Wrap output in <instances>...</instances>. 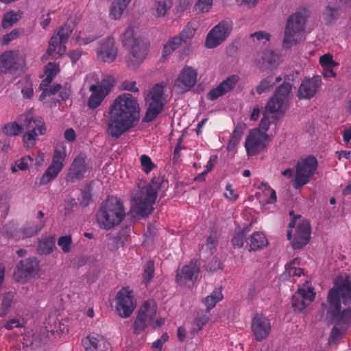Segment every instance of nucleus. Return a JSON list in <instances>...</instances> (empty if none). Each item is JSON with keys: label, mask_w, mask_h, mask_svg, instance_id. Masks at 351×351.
I'll use <instances>...</instances> for the list:
<instances>
[{"label": "nucleus", "mask_w": 351, "mask_h": 351, "mask_svg": "<svg viewBox=\"0 0 351 351\" xmlns=\"http://www.w3.org/2000/svg\"><path fill=\"white\" fill-rule=\"evenodd\" d=\"M108 113L106 132L110 137L117 139L136 124L140 108L135 97L130 93H124L114 99Z\"/></svg>", "instance_id": "1"}, {"label": "nucleus", "mask_w": 351, "mask_h": 351, "mask_svg": "<svg viewBox=\"0 0 351 351\" xmlns=\"http://www.w3.org/2000/svg\"><path fill=\"white\" fill-rule=\"evenodd\" d=\"M341 299L344 305L351 301V280L349 277L339 276L335 280L334 288L329 291L327 299L331 322L339 326H346V329L351 324V308L341 311Z\"/></svg>", "instance_id": "2"}, {"label": "nucleus", "mask_w": 351, "mask_h": 351, "mask_svg": "<svg viewBox=\"0 0 351 351\" xmlns=\"http://www.w3.org/2000/svg\"><path fill=\"white\" fill-rule=\"evenodd\" d=\"M159 189L157 182H138V190L132 197L133 208L137 215L147 217L152 213Z\"/></svg>", "instance_id": "3"}, {"label": "nucleus", "mask_w": 351, "mask_h": 351, "mask_svg": "<svg viewBox=\"0 0 351 351\" xmlns=\"http://www.w3.org/2000/svg\"><path fill=\"white\" fill-rule=\"evenodd\" d=\"M123 203L115 197H108L96 213L100 228L109 230L119 225L125 218Z\"/></svg>", "instance_id": "4"}, {"label": "nucleus", "mask_w": 351, "mask_h": 351, "mask_svg": "<svg viewBox=\"0 0 351 351\" xmlns=\"http://www.w3.org/2000/svg\"><path fill=\"white\" fill-rule=\"evenodd\" d=\"M291 89L292 85L285 82L276 88L274 95L269 99L259 124L260 128L263 130V132L266 133L269 130L270 125L269 114L283 112L287 108Z\"/></svg>", "instance_id": "5"}, {"label": "nucleus", "mask_w": 351, "mask_h": 351, "mask_svg": "<svg viewBox=\"0 0 351 351\" xmlns=\"http://www.w3.org/2000/svg\"><path fill=\"white\" fill-rule=\"evenodd\" d=\"M308 10L304 8L291 14L287 21L285 37L282 42V48L290 49L298 43L296 36L304 32Z\"/></svg>", "instance_id": "6"}, {"label": "nucleus", "mask_w": 351, "mask_h": 351, "mask_svg": "<svg viewBox=\"0 0 351 351\" xmlns=\"http://www.w3.org/2000/svg\"><path fill=\"white\" fill-rule=\"evenodd\" d=\"M73 29L68 24H64L56 32L49 41V46L46 54L43 59H47L51 56L53 59L60 58L66 51L64 44L68 41Z\"/></svg>", "instance_id": "7"}, {"label": "nucleus", "mask_w": 351, "mask_h": 351, "mask_svg": "<svg viewBox=\"0 0 351 351\" xmlns=\"http://www.w3.org/2000/svg\"><path fill=\"white\" fill-rule=\"evenodd\" d=\"M317 168V160L313 156H308L298 161L293 186L298 189L309 182Z\"/></svg>", "instance_id": "8"}, {"label": "nucleus", "mask_w": 351, "mask_h": 351, "mask_svg": "<svg viewBox=\"0 0 351 351\" xmlns=\"http://www.w3.org/2000/svg\"><path fill=\"white\" fill-rule=\"evenodd\" d=\"M66 157V146L60 145L53 152L52 162L40 178L38 185H45L54 179L61 171Z\"/></svg>", "instance_id": "9"}, {"label": "nucleus", "mask_w": 351, "mask_h": 351, "mask_svg": "<svg viewBox=\"0 0 351 351\" xmlns=\"http://www.w3.org/2000/svg\"><path fill=\"white\" fill-rule=\"evenodd\" d=\"M232 25L233 22L229 18L219 22L208 33L205 47L208 49H213L224 42L230 34Z\"/></svg>", "instance_id": "10"}, {"label": "nucleus", "mask_w": 351, "mask_h": 351, "mask_svg": "<svg viewBox=\"0 0 351 351\" xmlns=\"http://www.w3.org/2000/svg\"><path fill=\"white\" fill-rule=\"evenodd\" d=\"M149 43L144 37L136 38L133 44L129 46L130 54L126 60L127 65L130 68L138 67L145 59L149 50Z\"/></svg>", "instance_id": "11"}, {"label": "nucleus", "mask_w": 351, "mask_h": 351, "mask_svg": "<svg viewBox=\"0 0 351 351\" xmlns=\"http://www.w3.org/2000/svg\"><path fill=\"white\" fill-rule=\"evenodd\" d=\"M270 138L260 129L251 130L246 137L245 148L249 156H256L263 151L267 145Z\"/></svg>", "instance_id": "12"}, {"label": "nucleus", "mask_w": 351, "mask_h": 351, "mask_svg": "<svg viewBox=\"0 0 351 351\" xmlns=\"http://www.w3.org/2000/svg\"><path fill=\"white\" fill-rule=\"evenodd\" d=\"M156 313V308L153 302L145 301L138 312L134 321L133 329L135 335L141 334L148 326Z\"/></svg>", "instance_id": "13"}, {"label": "nucleus", "mask_w": 351, "mask_h": 351, "mask_svg": "<svg viewBox=\"0 0 351 351\" xmlns=\"http://www.w3.org/2000/svg\"><path fill=\"white\" fill-rule=\"evenodd\" d=\"M39 269V261L36 258L21 260L14 273V278L18 282H25L33 278Z\"/></svg>", "instance_id": "14"}, {"label": "nucleus", "mask_w": 351, "mask_h": 351, "mask_svg": "<svg viewBox=\"0 0 351 351\" xmlns=\"http://www.w3.org/2000/svg\"><path fill=\"white\" fill-rule=\"evenodd\" d=\"M112 88V84L108 80H103L99 85L91 84L88 88L92 93L87 101L88 108L94 110L99 107Z\"/></svg>", "instance_id": "15"}, {"label": "nucleus", "mask_w": 351, "mask_h": 351, "mask_svg": "<svg viewBox=\"0 0 351 351\" xmlns=\"http://www.w3.org/2000/svg\"><path fill=\"white\" fill-rule=\"evenodd\" d=\"M116 310L121 317H128L136 307L133 293L127 288H122L117 295Z\"/></svg>", "instance_id": "16"}, {"label": "nucleus", "mask_w": 351, "mask_h": 351, "mask_svg": "<svg viewBox=\"0 0 351 351\" xmlns=\"http://www.w3.org/2000/svg\"><path fill=\"white\" fill-rule=\"evenodd\" d=\"M322 84V77L319 75H314L303 80L297 91V97L300 100L312 99L319 91Z\"/></svg>", "instance_id": "17"}, {"label": "nucleus", "mask_w": 351, "mask_h": 351, "mask_svg": "<svg viewBox=\"0 0 351 351\" xmlns=\"http://www.w3.org/2000/svg\"><path fill=\"white\" fill-rule=\"evenodd\" d=\"M252 331L257 341L266 339L271 330L270 320L262 314L256 313L252 321Z\"/></svg>", "instance_id": "18"}, {"label": "nucleus", "mask_w": 351, "mask_h": 351, "mask_svg": "<svg viewBox=\"0 0 351 351\" xmlns=\"http://www.w3.org/2000/svg\"><path fill=\"white\" fill-rule=\"evenodd\" d=\"M200 268L197 261H191L189 264L184 265L178 269L176 276V282L180 286L186 285L188 282H193L197 279Z\"/></svg>", "instance_id": "19"}, {"label": "nucleus", "mask_w": 351, "mask_h": 351, "mask_svg": "<svg viewBox=\"0 0 351 351\" xmlns=\"http://www.w3.org/2000/svg\"><path fill=\"white\" fill-rule=\"evenodd\" d=\"M197 73L190 66H184L175 82V87L181 93H186L197 82Z\"/></svg>", "instance_id": "20"}, {"label": "nucleus", "mask_w": 351, "mask_h": 351, "mask_svg": "<svg viewBox=\"0 0 351 351\" xmlns=\"http://www.w3.org/2000/svg\"><path fill=\"white\" fill-rule=\"evenodd\" d=\"M19 121L22 123L23 130H34L40 135H44L47 131L45 121L41 117L34 116L32 111H27L19 117Z\"/></svg>", "instance_id": "21"}, {"label": "nucleus", "mask_w": 351, "mask_h": 351, "mask_svg": "<svg viewBox=\"0 0 351 351\" xmlns=\"http://www.w3.org/2000/svg\"><path fill=\"white\" fill-rule=\"evenodd\" d=\"M311 225L308 220H302L296 227L295 233L291 241L294 250H300L305 246L310 240Z\"/></svg>", "instance_id": "22"}, {"label": "nucleus", "mask_w": 351, "mask_h": 351, "mask_svg": "<svg viewBox=\"0 0 351 351\" xmlns=\"http://www.w3.org/2000/svg\"><path fill=\"white\" fill-rule=\"evenodd\" d=\"M118 49L114 45V39L108 36L100 43V47L97 51L98 60L111 63L117 58Z\"/></svg>", "instance_id": "23"}, {"label": "nucleus", "mask_w": 351, "mask_h": 351, "mask_svg": "<svg viewBox=\"0 0 351 351\" xmlns=\"http://www.w3.org/2000/svg\"><path fill=\"white\" fill-rule=\"evenodd\" d=\"M87 171L84 154H78L72 162L66 176V180L74 182L82 180Z\"/></svg>", "instance_id": "24"}, {"label": "nucleus", "mask_w": 351, "mask_h": 351, "mask_svg": "<svg viewBox=\"0 0 351 351\" xmlns=\"http://www.w3.org/2000/svg\"><path fill=\"white\" fill-rule=\"evenodd\" d=\"M85 351H108L110 344L101 337L88 335L83 341Z\"/></svg>", "instance_id": "25"}, {"label": "nucleus", "mask_w": 351, "mask_h": 351, "mask_svg": "<svg viewBox=\"0 0 351 351\" xmlns=\"http://www.w3.org/2000/svg\"><path fill=\"white\" fill-rule=\"evenodd\" d=\"M246 248L249 252L261 250L268 245L265 235L260 232H254L245 240Z\"/></svg>", "instance_id": "26"}, {"label": "nucleus", "mask_w": 351, "mask_h": 351, "mask_svg": "<svg viewBox=\"0 0 351 351\" xmlns=\"http://www.w3.org/2000/svg\"><path fill=\"white\" fill-rule=\"evenodd\" d=\"M167 101H149L148 108L143 118L144 122H152L163 111Z\"/></svg>", "instance_id": "27"}, {"label": "nucleus", "mask_w": 351, "mask_h": 351, "mask_svg": "<svg viewBox=\"0 0 351 351\" xmlns=\"http://www.w3.org/2000/svg\"><path fill=\"white\" fill-rule=\"evenodd\" d=\"M17 69V63L12 51H5L0 56V73H12Z\"/></svg>", "instance_id": "28"}, {"label": "nucleus", "mask_w": 351, "mask_h": 351, "mask_svg": "<svg viewBox=\"0 0 351 351\" xmlns=\"http://www.w3.org/2000/svg\"><path fill=\"white\" fill-rule=\"evenodd\" d=\"M45 220H40L26 224L21 230L22 237L28 238L36 235L45 227Z\"/></svg>", "instance_id": "29"}, {"label": "nucleus", "mask_w": 351, "mask_h": 351, "mask_svg": "<svg viewBox=\"0 0 351 351\" xmlns=\"http://www.w3.org/2000/svg\"><path fill=\"white\" fill-rule=\"evenodd\" d=\"M246 128V124L243 121H239L237 123L228 144V149H233L239 143Z\"/></svg>", "instance_id": "30"}, {"label": "nucleus", "mask_w": 351, "mask_h": 351, "mask_svg": "<svg viewBox=\"0 0 351 351\" xmlns=\"http://www.w3.org/2000/svg\"><path fill=\"white\" fill-rule=\"evenodd\" d=\"M199 24L197 20H191L187 23V25L184 27L183 30L178 36L181 38V40L183 43H186L193 37L196 30L199 27Z\"/></svg>", "instance_id": "31"}, {"label": "nucleus", "mask_w": 351, "mask_h": 351, "mask_svg": "<svg viewBox=\"0 0 351 351\" xmlns=\"http://www.w3.org/2000/svg\"><path fill=\"white\" fill-rule=\"evenodd\" d=\"M59 71L60 67L58 64L51 62L47 63L45 66V73L46 74V77L42 80L40 86H47L49 84H51Z\"/></svg>", "instance_id": "32"}, {"label": "nucleus", "mask_w": 351, "mask_h": 351, "mask_svg": "<svg viewBox=\"0 0 351 351\" xmlns=\"http://www.w3.org/2000/svg\"><path fill=\"white\" fill-rule=\"evenodd\" d=\"M15 296L16 293L12 291L5 293L1 304L0 317H5L10 311L12 306L16 302Z\"/></svg>", "instance_id": "33"}, {"label": "nucleus", "mask_w": 351, "mask_h": 351, "mask_svg": "<svg viewBox=\"0 0 351 351\" xmlns=\"http://www.w3.org/2000/svg\"><path fill=\"white\" fill-rule=\"evenodd\" d=\"M222 299L223 294L221 293V290L219 289H215L210 295L203 299L202 302L206 307V311L208 312Z\"/></svg>", "instance_id": "34"}, {"label": "nucleus", "mask_w": 351, "mask_h": 351, "mask_svg": "<svg viewBox=\"0 0 351 351\" xmlns=\"http://www.w3.org/2000/svg\"><path fill=\"white\" fill-rule=\"evenodd\" d=\"M17 86L19 88H21V93L25 99H31L34 95L33 84L31 82L30 77L25 76L21 79Z\"/></svg>", "instance_id": "35"}, {"label": "nucleus", "mask_w": 351, "mask_h": 351, "mask_svg": "<svg viewBox=\"0 0 351 351\" xmlns=\"http://www.w3.org/2000/svg\"><path fill=\"white\" fill-rule=\"evenodd\" d=\"M322 14L326 23L329 24L338 19L340 15V8L338 5H332L329 3Z\"/></svg>", "instance_id": "36"}, {"label": "nucleus", "mask_w": 351, "mask_h": 351, "mask_svg": "<svg viewBox=\"0 0 351 351\" xmlns=\"http://www.w3.org/2000/svg\"><path fill=\"white\" fill-rule=\"evenodd\" d=\"M55 246V237L53 236L48 237L40 240L38 244V251L41 254H50Z\"/></svg>", "instance_id": "37"}, {"label": "nucleus", "mask_w": 351, "mask_h": 351, "mask_svg": "<svg viewBox=\"0 0 351 351\" xmlns=\"http://www.w3.org/2000/svg\"><path fill=\"white\" fill-rule=\"evenodd\" d=\"M22 14L21 11L15 12L14 10L5 13L1 23L2 27L6 29L12 26L21 19Z\"/></svg>", "instance_id": "38"}, {"label": "nucleus", "mask_w": 351, "mask_h": 351, "mask_svg": "<svg viewBox=\"0 0 351 351\" xmlns=\"http://www.w3.org/2000/svg\"><path fill=\"white\" fill-rule=\"evenodd\" d=\"M165 86L161 84H155L147 95V101H167L164 97Z\"/></svg>", "instance_id": "39"}, {"label": "nucleus", "mask_w": 351, "mask_h": 351, "mask_svg": "<svg viewBox=\"0 0 351 351\" xmlns=\"http://www.w3.org/2000/svg\"><path fill=\"white\" fill-rule=\"evenodd\" d=\"M172 3L170 0L156 1L154 4L153 14L157 17H162L165 15L167 11L171 8Z\"/></svg>", "instance_id": "40"}, {"label": "nucleus", "mask_w": 351, "mask_h": 351, "mask_svg": "<svg viewBox=\"0 0 351 351\" xmlns=\"http://www.w3.org/2000/svg\"><path fill=\"white\" fill-rule=\"evenodd\" d=\"M3 132L8 136H15L23 131L22 123L19 124L16 121L10 122L3 127Z\"/></svg>", "instance_id": "41"}, {"label": "nucleus", "mask_w": 351, "mask_h": 351, "mask_svg": "<svg viewBox=\"0 0 351 351\" xmlns=\"http://www.w3.org/2000/svg\"><path fill=\"white\" fill-rule=\"evenodd\" d=\"M239 81L238 75H232L221 82L219 85L224 94L232 90Z\"/></svg>", "instance_id": "42"}, {"label": "nucleus", "mask_w": 351, "mask_h": 351, "mask_svg": "<svg viewBox=\"0 0 351 351\" xmlns=\"http://www.w3.org/2000/svg\"><path fill=\"white\" fill-rule=\"evenodd\" d=\"M274 85L275 82H274V76L268 75L261 80L256 87V92L258 95H261L263 93L269 91Z\"/></svg>", "instance_id": "43"}, {"label": "nucleus", "mask_w": 351, "mask_h": 351, "mask_svg": "<svg viewBox=\"0 0 351 351\" xmlns=\"http://www.w3.org/2000/svg\"><path fill=\"white\" fill-rule=\"evenodd\" d=\"M154 261L153 260L148 261L145 267L143 273V283L147 285L154 276Z\"/></svg>", "instance_id": "44"}, {"label": "nucleus", "mask_w": 351, "mask_h": 351, "mask_svg": "<svg viewBox=\"0 0 351 351\" xmlns=\"http://www.w3.org/2000/svg\"><path fill=\"white\" fill-rule=\"evenodd\" d=\"M40 135L38 132L34 130L27 131L23 135V145L27 149H30L36 145V142L38 136Z\"/></svg>", "instance_id": "45"}, {"label": "nucleus", "mask_w": 351, "mask_h": 351, "mask_svg": "<svg viewBox=\"0 0 351 351\" xmlns=\"http://www.w3.org/2000/svg\"><path fill=\"white\" fill-rule=\"evenodd\" d=\"M48 339V335L45 330L41 332H36L32 335V340L31 345L32 347L37 348L44 346Z\"/></svg>", "instance_id": "46"}, {"label": "nucleus", "mask_w": 351, "mask_h": 351, "mask_svg": "<svg viewBox=\"0 0 351 351\" xmlns=\"http://www.w3.org/2000/svg\"><path fill=\"white\" fill-rule=\"evenodd\" d=\"M247 232V228H245L234 233L231 241L232 244L234 247L241 248L243 246L244 242L246 240L245 239V236Z\"/></svg>", "instance_id": "47"}, {"label": "nucleus", "mask_w": 351, "mask_h": 351, "mask_svg": "<svg viewBox=\"0 0 351 351\" xmlns=\"http://www.w3.org/2000/svg\"><path fill=\"white\" fill-rule=\"evenodd\" d=\"M213 3V0H197L194 5V10L198 14L208 12Z\"/></svg>", "instance_id": "48"}, {"label": "nucleus", "mask_w": 351, "mask_h": 351, "mask_svg": "<svg viewBox=\"0 0 351 351\" xmlns=\"http://www.w3.org/2000/svg\"><path fill=\"white\" fill-rule=\"evenodd\" d=\"M136 40L134 38V31L131 26L128 27L121 37V41L123 47L128 48L130 45L133 44V41Z\"/></svg>", "instance_id": "49"}, {"label": "nucleus", "mask_w": 351, "mask_h": 351, "mask_svg": "<svg viewBox=\"0 0 351 351\" xmlns=\"http://www.w3.org/2000/svg\"><path fill=\"white\" fill-rule=\"evenodd\" d=\"M72 238L71 235H64L59 237L58 245L64 253H69L71 250Z\"/></svg>", "instance_id": "50"}, {"label": "nucleus", "mask_w": 351, "mask_h": 351, "mask_svg": "<svg viewBox=\"0 0 351 351\" xmlns=\"http://www.w3.org/2000/svg\"><path fill=\"white\" fill-rule=\"evenodd\" d=\"M291 304L295 310L298 311H302L308 306L306 304L305 300H304V296H301V294L298 293V291L291 298Z\"/></svg>", "instance_id": "51"}, {"label": "nucleus", "mask_w": 351, "mask_h": 351, "mask_svg": "<svg viewBox=\"0 0 351 351\" xmlns=\"http://www.w3.org/2000/svg\"><path fill=\"white\" fill-rule=\"evenodd\" d=\"M23 33L24 30L22 28H16L12 29L10 33L3 36L2 38V44L8 45L11 41L18 38Z\"/></svg>", "instance_id": "52"}, {"label": "nucleus", "mask_w": 351, "mask_h": 351, "mask_svg": "<svg viewBox=\"0 0 351 351\" xmlns=\"http://www.w3.org/2000/svg\"><path fill=\"white\" fill-rule=\"evenodd\" d=\"M262 59L264 62L273 66L278 62L279 57L274 51L267 50L263 52Z\"/></svg>", "instance_id": "53"}, {"label": "nucleus", "mask_w": 351, "mask_h": 351, "mask_svg": "<svg viewBox=\"0 0 351 351\" xmlns=\"http://www.w3.org/2000/svg\"><path fill=\"white\" fill-rule=\"evenodd\" d=\"M338 325L335 324L330 333L328 344L332 346L338 340L343 337L341 330L337 327Z\"/></svg>", "instance_id": "54"}, {"label": "nucleus", "mask_w": 351, "mask_h": 351, "mask_svg": "<svg viewBox=\"0 0 351 351\" xmlns=\"http://www.w3.org/2000/svg\"><path fill=\"white\" fill-rule=\"evenodd\" d=\"M296 261L293 260L289 264L286 265V273L289 276H300L303 274V269L295 267Z\"/></svg>", "instance_id": "55"}, {"label": "nucleus", "mask_w": 351, "mask_h": 351, "mask_svg": "<svg viewBox=\"0 0 351 351\" xmlns=\"http://www.w3.org/2000/svg\"><path fill=\"white\" fill-rule=\"evenodd\" d=\"M92 199V193L90 186H85L82 191L80 205L83 207L87 206Z\"/></svg>", "instance_id": "56"}, {"label": "nucleus", "mask_w": 351, "mask_h": 351, "mask_svg": "<svg viewBox=\"0 0 351 351\" xmlns=\"http://www.w3.org/2000/svg\"><path fill=\"white\" fill-rule=\"evenodd\" d=\"M319 64L324 67L337 66L339 64L332 60V56L328 53L322 56L319 58Z\"/></svg>", "instance_id": "57"}, {"label": "nucleus", "mask_w": 351, "mask_h": 351, "mask_svg": "<svg viewBox=\"0 0 351 351\" xmlns=\"http://www.w3.org/2000/svg\"><path fill=\"white\" fill-rule=\"evenodd\" d=\"M141 164L143 167V171L148 173L150 172L155 167V165L152 162L149 156L143 154L141 156Z\"/></svg>", "instance_id": "58"}, {"label": "nucleus", "mask_w": 351, "mask_h": 351, "mask_svg": "<svg viewBox=\"0 0 351 351\" xmlns=\"http://www.w3.org/2000/svg\"><path fill=\"white\" fill-rule=\"evenodd\" d=\"M219 241V234L217 231L213 230L210 233V235L206 239V245L210 249L212 250L213 248H215Z\"/></svg>", "instance_id": "59"}, {"label": "nucleus", "mask_w": 351, "mask_h": 351, "mask_svg": "<svg viewBox=\"0 0 351 351\" xmlns=\"http://www.w3.org/2000/svg\"><path fill=\"white\" fill-rule=\"evenodd\" d=\"M224 93L220 88L219 85L217 87L211 89L207 94L206 98L210 101H214L218 99L219 97L224 95Z\"/></svg>", "instance_id": "60"}, {"label": "nucleus", "mask_w": 351, "mask_h": 351, "mask_svg": "<svg viewBox=\"0 0 351 351\" xmlns=\"http://www.w3.org/2000/svg\"><path fill=\"white\" fill-rule=\"evenodd\" d=\"M3 327L8 330H11L15 328H23L24 324L21 322L19 319L13 318L6 322Z\"/></svg>", "instance_id": "61"}, {"label": "nucleus", "mask_w": 351, "mask_h": 351, "mask_svg": "<svg viewBox=\"0 0 351 351\" xmlns=\"http://www.w3.org/2000/svg\"><path fill=\"white\" fill-rule=\"evenodd\" d=\"M298 293L301 294V296H304L306 304L309 305L315 298V293L311 289L305 290L304 289H299Z\"/></svg>", "instance_id": "62"}, {"label": "nucleus", "mask_w": 351, "mask_h": 351, "mask_svg": "<svg viewBox=\"0 0 351 351\" xmlns=\"http://www.w3.org/2000/svg\"><path fill=\"white\" fill-rule=\"evenodd\" d=\"M29 164L23 158L15 162V165L12 167V172L15 173L18 169L25 171L27 169Z\"/></svg>", "instance_id": "63"}, {"label": "nucleus", "mask_w": 351, "mask_h": 351, "mask_svg": "<svg viewBox=\"0 0 351 351\" xmlns=\"http://www.w3.org/2000/svg\"><path fill=\"white\" fill-rule=\"evenodd\" d=\"M121 88L123 90L132 91L134 93H137L139 90L138 88L136 86V83L134 81L130 82L125 80L121 84Z\"/></svg>", "instance_id": "64"}]
</instances>
